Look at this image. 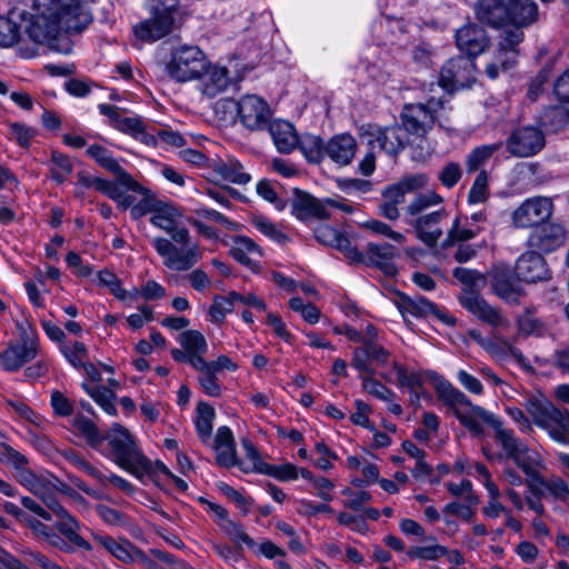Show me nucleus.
<instances>
[{"label": "nucleus", "mask_w": 569, "mask_h": 569, "mask_svg": "<svg viewBox=\"0 0 569 569\" xmlns=\"http://www.w3.org/2000/svg\"><path fill=\"white\" fill-rule=\"evenodd\" d=\"M439 400L448 407L458 421L473 436L485 435L482 423L495 430V438L502 447L506 457L526 475L528 493L523 497L525 505L538 516L545 515V506L541 502L546 479L541 471L546 469L541 455L528 447L519 439L513 430L506 428L503 422L492 412L472 403V401L452 383L442 379L436 386Z\"/></svg>", "instance_id": "1"}, {"label": "nucleus", "mask_w": 569, "mask_h": 569, "mask_svg": "<svg viewBox=\"0 0 569 569\" xmlns=\"http://www.w3.org/2000/svg\"><path fill=\"white\" fill-rule=\"evenodd\" d=\"M92 21L87 0H33L30 38L39 43L56 39L63 29L81 32Z\"/></svg>", "instance_id": "2"}, {"label": "nucleus", "mask_w": 569, "mask_h": 569, "mask_svg": "<svg viewBox=\"0 0 569 569\" xmlns=\"http://www.w3.org/2000/svg\"><path fill=\"white\" fill-rule=\"evenodd\" d=\"M526 412L518 407H507L506 412L518 425L522 433L532 432L537 426L556 442L569 445V410L557 407L542 392L527 396L522 403Z\"/></svg>", "instance_id": "3"}, {"label": "nucleus", "mask_w": 569, "mask_h": 569, "mask_svg": "<svg viewBox=\"0 0 569 569\" xmlns=\"http://www.w3.org/2000/svg\"><path fill=\"white\" fill-rule=\"evenodd\" d=\"M443 198L436 191H427L418 193L411 202L407 206L406 211L410 217H416L411 223L417 238L426 246L436 247L439 239L443 234L442 222H445L449 213L445 207L425 213L432 207L440 206Z\"/></svg>", "instance_id": "4"}, {"label": "nucleus", "mask_w": 569, "mask_h": 569, "mask_svg": "<svg viewBox=\"0 0 569 569\" xmlns=\"http://www.w3.org/2000/svg\"><path fill=\"white\" fill-rule=\"evenodd\" d=\"M103 441H107V446L101 452L121 469L137 478L150 471L151 461L142 453L129 430L120 423L112 425Z\"/></svg>", "instance_id": "5"}, {"label": "nucleus", "mask_w": 569, "mask_h": 569, "mask_svg": "<svg viewBox=\"0 0 569 569\" xmlns=\"http://www.w3.org/2000/svg\"><path fill=\"white\" fill-rule=\"evenodd\" d=\"M459 302L479 321L491 327L492 336L495 339L508 346L510 355L520 366L528 370L532 369L528 359L522 355V352L519 349L508 345L507 341L503 340L502 332L510 328L511 322L500 309L491 306L479 292L471 289H466L462 291L459 297Z\"/></svg>", "instance_id": "6"}, {"label": "nucleus", "mask_w": 569, "mask_h": 569, "mask_svg": "<svg viewBox=\"0 0 569 569\" xmlns=\"http://www.w3.org/2000/svg\"><path fill=\"white\" fill-rule=\"evenodd\" d=\"M151 243L162 258L163 266L172 271H188L202 259V250L191 239L184 243H177L172 239L156 237Z\"/></svg>", "instance_id": "7"}, {"label": "nucleus", "mask_w": 569, "mask_h": 569, "mask_svg": "<svg viewBox=\"0 0 569 569\" xmlns=\"http://www.w3.org/2000/svg\"><path fill=\"white\" fill-rule=\"evenodd\" d=\"M208 58L198 46H180L172 50L167 71L178 82L199 79L208 69Z\"/></svg>", "instance_id": "8"}, {"label": "nucleus", "mask_w": 569, "mask_h": 569, "mask_svg": "<svg viewBox=\"0 0 569 569\" xmlns=\"http://www.w3.org/2000/svg\"><path fill=\"white\" fill-rule=\"evenodd\" d=\"M445 99H430L427 103L405 104L400 118L401 124L408 134L419 138L426 137L435 127L437 109L445 108Z\"/></svg>", "instance_id": "9"}, {"label": "nucleus", "mask_w": 569, "mask_h": 569, "mask_svg": "<svg viewBox=\"0 0 569 569\" xmlns=\"http://www.w3.org/2000/svg\"><path fill=\"white\" fill-rule=\"evenodd\" d=\"M39 340L33 330L23 329L17 341L8 343L0 351V367L7 372H16L37 358Z\"/></svg>", "instance_id": "10"}, {"label": "nucleus", "mask_w": 569, "mask_h": 569, "mask_svg": "<svg viewBox=\"0 0 569 569\" xmlns=\"http://www.w3.org/2000/svg\"><path fill=\"white\" fill-rule=\"evenodd\" d=\"M332 209H340L345 212L352 211L351 207L347 203H342L330 198L319 200L316 197L302 191L296 192V198L292 200L291 204L292 214L302 221H308L311 219H329L331 217Z\"/></svg>", "instance_id": "11"}, {"label": "nucleus", "mask_w": 569, "mask_h": 569, "mask_svg": "<svg viewBox=\"0 0 569 569\" xmlns=\"http://www.w3.org/2000/svg\"><path fill=\"white\" fill-rule=\"evenodd\" d=\"M476 81V63L472 58L458 56L441 68L439 84L447 91L470 88Z\"/></svg>", "instance_id": "12"}, {"label": "nucleus", "mask_w": 569, "mask_h": 569, "mask_svg": "<svg viewBox=\"0 0 569 569\" xmlns=\"http://www.w3.org/2000/svg\"><path fill=\"white\" fill-rule=\"evenodd\" d=\"M489 281L492 292L509 305H519L525 296L520 278L510 266L495 264L489 272Z\"/></svg>", "instance_id": "13"}, {"label": "nucleus", "mask_w": 569, "mask_h": 569, "mask_svg": "<svg viewBox=\"0 0 569 569\" xmlns=\"http://www.w3.org/2000/svg\"><path fill=\"white\" fill-rule=\"evenodd\" d=\"M271 117V109L262 98L247 94L238 100V118L247 130H264Z\"/></svg>", "instance_id": "14"}, {"label": "nucleus", "mask_w": 569, "mask_h": 569, "mask_svg": "<svg viewBox=\"0 0 569 569\" xmlns=\"http://www.w3.org/2000/svg\"><path fill=\"white\" fill-rule=\"evenodd\" d=\"M546 144L543 132L532 126H525L513 130L506 140V149L518 158L537 154Z\"/></svg>", "instance_id": "15"}, {"label": "nucleus", "mask_w": 569, "mask_h": 569, "mask_svg": "<svg viewBox=\"0 0 569 569\" xmlns=\"http://www.w3.org/2000/svg\"><path fill=\"white\" fill-rule=\"evenodd\" d=\"M567 230L562 224L547 222L536 226L527 239V246L539 253H550L566 243Z\"/></svg>", "instance_id": "16"}, {"label": "nucleus", "mask_w": 569, "mask_h": 569, "mask_svg": "<svg viewBox=\"0 0 569 569\" xmlns=\"http://www.w3.org/2000/svg\"><path fill=\"white\" fill-rule=\"evenodd\" d=\"M552 201L546 197L525 200L512 213V222L517 228H535L543 223L552 214Z\"/></svg>", "instance_id": "17"}, {"label": "nucleus", "mask_w": 569, "mask_h": 569, "mask_svg": "<svg viewBox=\"0 0 569 569\" xmlns=\"http://www.w3.org/2000/svg\"><path fill=\"white\" fill-rule=\"evenodd\" d=\"M390 357L391 352L379 343V340L366 339L363 345L353 349L351 366L359 373L375 375L372 363L385 366Z\"/></svg>", "instance_id": "18"}, {"label": "nucleus", "mask_w": 569, "mask_h": 569, "mask_svg": "<svg viewBox=\"0 0 569 569\" xmlns=\"http://www.w3.org/2000/svg\"><path fill=\"white\" fill-rule=\"evenodd\" d=\"M402 124H392L389 127H375L367 131L369 137L368 146L378 148L391 157H397L406 147L408 139Z\"/></svg>", "instance_id": "19"}, {"label": "nucleus", "mask_w": 569, "mask_h": 569, "mask_svg": "<svg viewBox=\"0 0 569 569\" xmlns=\"http://www.w3.org/2000/svg\"><path fill=\"white\" fill-rule=\"evenodd\" d=\"M455 39L458 49L472 59L482 53L490 42L488 32L477 22H467L457 29Z\"/></svg>", "instance_id": "20"}, {"label": "nucleus", "mask_w": 569, "mask_h": 569, "mask_svg": "<svg viewBox=\"0 0 569 569\" xmlns=\"http://www.w3.org/2000/svg\"><path fill=\"white\" fill-rule=\"evenodd\" d=\"M87 154L112 173L116 182L121 184L124 190H140L139 182L120 166L110 150L100 144H92L87 149Z\"/></svg>", "instance_id": "21"}, {"label": "nucleus", "mask_w": 569, "mask_h": 569, "mask_svg": "<svg viewBox=\"0 0 569 569\" xmlns=\"http://www.w3.org/2000/svg\"><path fill=\"white\" fill-rule=\"evenodd\" d=\"M487 221L485 211H478L470 217L457 216L450 229L447 232L445 246L449 247L457 242H465L473 239L483 230V223Z\"/></svg>", "instance_id": "22"}, {"label": "nucleus", "mask_w": 569, "mask_h": 569, "mask_svg": "<svg viewBox=\"0 0 569 569\" xmlns=\"http://www.w3.org/2000/svg\"><path fill=\"white\" fill-rule=\"evenodd\" d=\"M77 183L84 188H94L100 193L113 200L122 210L129 209L136 198L127 194L121 184L103 178L91 177L86 171L77 173Z\"/></svg>", "instance_id": "23"}, {"label": "nucleus", "mask_w": 569, "mask_h": 569, "mask_svg": "<svg viewBox=\"0 0 569 569\" xmlns=\"http://www.w3.org/2000/svg\"><path fill=\"white\" fill-rule=\"evenodd\" d=\"M180 217L178 210L170 203L161 202L150 222L159 229L166 231L177 243H184L190 240V232L186 227L178 223Z\"/></svg>", "instance_id": "24"}, {"label": "nucleus", "mask_w": 569, "mask_h": 569, "mask_svg": "<svg viewBox=\"0 0 569 569\" xmlns=\"http://www.w3.org/2000/svg\"><path fill=\"white\" fill-rule=\"evenodd\" d=\"M16 479L21 486L38 497L47 508L58 500L54 495V482L49 477L39 476L26 466L16 472Z\"/></svg>", "instance_id": "25"}, {"label": "nucleus", "mask_w": 569, "mask_h": 569, "mask_svg": "<svg viewBox=\"0 0 569 569\" xmlns=\"http://www.w3.org/2000/svg\"><path fill=\"white\" fill-rule=\"evenodd\" d=\"M174 22L173 16L154 9L151 18L134 26L133 32L138 39L143 41H157L173 30Z\"/></svg>", "instance_id": "26"}, {"label": "nucleus", "mask_w": 569, "mask_h": 569, "mask_svg": "<svg viewBox=\"0 0 569 569\" xmlns=\"http://www.w3.org/2000/svg\"><path fill=\"white\" fill-rule=\"evenodd\" d=\"M472 9L478 22L496 30L507 27L508 16L505 0H476Z\"/></svg>", "instance_id": "27"}, {"label": "nucleus", "mask_w": 569, "mask_h": 569, "mask_svg": "<svg viewBox=\"0 0 569 569\" xmlns=\"http://www.w3.org/2000/svg\"><path fill=\"white\" fill-rule=\"evenodd\" d=\"M516 272L525 282L546 281L550 278V270L542 253L535 250L522 253L516 263Z\"/></svg>", "instance_id": "28"}, {"label": "nucleus", "mask_w": 569, "mask_h": 569, "mask_svg": "<svg viewBox=\"0 0 569 569\" xmlns=\"http://www.w3.org/2000/svg\"><path fill=\"white\" fill-rule=\"evenodd\" d=\"M48 510H50L52 515L58 517L59 520L56 523V528L62 536H64L68 539L70 543L87 551L92 550V546L79 535V522L74 519V517H72L68 512V510L58 500L54 503H52V506H50Z\"/></svg>", "instance_id": "29"}, {"label": "nucleus", "mask_w": 569, "mask_h": 569, "mask_svg": "<svg viewBox=\"0 0 569 569\" xmlns=\"http://www.w3.org/2000/svg\"><path fill=\"white\" fill-rule=\"evenodd\" d=\"M507 16V26L522 30L538 21L539 8L533 0H509Z\"/></svg>", "instance_id": "30"}, {"label": "nucleus", "mask_w": 569, "mask_h": 569, "mask_svg": "<svg viewBox=\"0 0 569 569\" xmlns=\"http://www.w3.org/2000/svg\"><path fill=\"white\" fill-rule=\"evenodd\" d=\"M266 129L280 153L287 154L297 148L298 134L290 122L281 119H270Z\"/></svg>", "instance_id": "31"}, {"label": "nucleus", "mask_w": 569, "mask_h": 569, "mask_svg": "<svg viewBox=\"0 0 569 569\" xmlns=\"http://www.w3.org/2000/svg\"><path fill=\"white\" fill-rule=\"evenodd\" d=\"M357 152V142L351 134H337L326 143V156L339 166L349 164Z\"/></svg>", "instance_id": "32"}, {"label": "nucleus", "mask_w": 569, "mask_h": 569, "mask_svg": "<svg viewBox=\"0 0 569 569\" xmlns=\"http://www.w3.org/2000/svg\"><path fill=\"white\" fill-rule=\"evenodd\" d=\"M199 79V90L207 98L218 96L229 86V72L227 68L212 66L209 61L208 69H206Z\"/></svg>", "instance_id": "33"}, {"label": "nucleus", "mask_w": 569, "mask_h": 569, "mask_svg": "<svg viewBox=\"0 0 569 569\" xmlns=\"http://www.w3.org/2000/svg\"><path fill=\"white\" fill-rule=\"evenodd\" d=\"M232 242L230 248L231 257L250 270L258 271L259 263L251 256L261 257L260 247L246 236H236Z\"/></svg>", "instance_id": "34"}, {"label": "nucleus", "mask_w": 569, "mask_h": 569, "mask_svg": "<svg viewBox=\"0 0 569 569\" xmlns=\"http://www.w3.org/2000/svg\"><path fill=\"white\" fill-rule=\"evenodd\" d=\"M179 343L191 357V366H198L207 360L208 343L204 336L198 330H184L179 335Z\"/></svg>", "instance_id": "35"}, {"label": "nucleus", "mask_w": 569, "mask_h": 569, "mask_svg": "<svg viewBox=\"0 0 569 569\" xmlns=\"http://www.w3.org/2000/svg\"><path fill=\"white\" fill-rule=\"evenodd\" d=\"M213 172L224 181L236 184H247L251 180L250 173L234 158L219 159L212 164Z\"/></svg>", "instance_id": "36"}, {"label": "nucleus", "mask_w": 569, "mask_h": 569, "mask_svg": "<svg viewBox=\"0 0 569 569\" xmlns=\"http://www.w3.org/2000/svg\"><path fill=\"white\" fill-rule=\"evenodd\" d=\"M94 541L106 549L110 555H112L118 560L128 563L133 561V556H143L141 551H139L131 542L128 540H116L107 535H93Z\"/></svg>", "instance_id": "37"}, {"label": "nucleus", "mask_w": 569, "mask_h": 569, "mask_svg": "<svg viewBox=\"0 0 569 569\" xmlns=\"http://www.w3.org/2000/svg\"><path fill=\"white\" fill-rule=\"evenodd\" d=\"M116 130L129 134L132 138L141 141L142 143L154 147L157 144V138L154 134L147 131V126L143 119L139 116L124 117L121 116L117 119Z\"/></svg>", "instance_id": "38"}, {"label": "nucleus", "mask_w": 569, "mask_h": 569, "mask_svg": "<svg viewBox=\"0 0 569 569\" xmlns=\"http://www.w3.org/2000/svg\"><path fill=\"white\" fill-rule=\"evenodd\" d=\"M517 58L511 57V54L508 52L501 51L495 47L493 51L490 53L489 60L485 66V73L489 79L495 80L500 76V73L511 69L517 63Z\"/></svg>", "instance_id": "39"}, {"label": "nucleus", "mask_w": 569, "mask_h": 569, "mask_svg": "<svg viewBox=\"0 0 569 569\" xmlns=\"http://www.w3.org/2000/svg\"><path fill=\"white\" fill-rule=\"evenodd\" d=\"M214 409L208 402L200 401L197 405L196 430L202 442H208L213 428Z\"/></svg>", "instance_id": "40"}, {"label": "nucleus", "mask_w": 569, "mask_h": 569, "mask_svg": "<svg viewBox=\"0 0 569 569\" xmlns=\"http://www.w3.org/2000/svg\"><path fill=\"white\" fill-rule=\"evenodd\" d=\"M297 147L305 158L312 163H319L326 156V143L318 136L303 134L301 138L298 137Z\"/></svg>", "instance_id": "41"}, {"label": "nucleus", "mask_w": 569, "mask_h": 569, "mask_svg": "<svg viewBox=\"0 0 569 569\" xmlns=\"http://www.w3.org/2000/svg\"><path fill=\"white\" fill-rule=\"evenodd\" d=\"M425 541L430 543L410 547L407 551V556L410 559L436 561L448 553V548L437 543L436 538L428 537L425 538Z\"/></svg>", "instance_id": "42"}, {"label": "nucleus", "mask_w": 569, "mask_h": 569, "mask_svg": "<svg viewBox=\"0 0 569 569\" xmlns=\"http://www.w3.org/2000/svg\"><path fill=\"white\" fill-rule=\"evenodd\" d=\"M525 40V32L519 28H506L497 37L496 47L501 51H506L511 57L519 58L520 44Z\"/></svg>", "instance_id": "43"}, {"label": "nucleus", "mask_w": 569, "mask_h": 569, "mask_svg": "<svg viewBox=\"0 0 569 569\" xmlns=\"http://www.w3.org/2000/svg\"><path fill=\"white\" fill-rule=\"evenodd\" d=\"M83 390L101 407V409L109 416H117V408L114 405L116 393L103 386H90L86 382L82 385Z\"/></svg>", "instance_id": "44"}, {"label": "nucleus", "mask_w": 569, "mask_h": 569, "mask_svg": "<svg viewBox=\"0 0 569 569\" xmlns=\"http://www.w3.org/2000/svg\"><path fill=\"white\" fill-rule=\"evenodd\" d=\"M139 187L140 190H131L132 192H136L143 197L139 202L134 204L133 201L132 204L129 207L130 216L134 220L140 219L148 213L154 214V212L158 210L159 206L162 202L160 200H157L154 198V194L148 188L141 186L140 183Z\"/></svg>", "instance_id": "45"}, {"label": "nucleus", "mask_w": 569, "mask_h": 569, "mask_svg": "<svg viewBox=\"0 0 569 569\" xmlns=\"http://www.w3.org/2000/svg\"><path fill=\"white\" fill-rule=\"evenodd\" d=\"M193 368L198 371V383L202 391L209 397H220L222 389L217 377L218 373L207 365V361Z\"/></svg>", "instance_id": "46"}, {"label": "nucleus", "mask_w": 569, "mask_h": 569, "mask_svg": "<svg viewBox=\"0 0 569 569\" xmlns=\"http://www.w3.org/2000/svg\"><path fill=\"white\" fill-rule=\"evenodd\" d=\"M501 143H492V144H483L475 148L471 152H469L466 157V167L469 173L477 171L481 166H483L492 154L499 150Z\"/></svg>", "instance_id": "47"}, {"label": "nucleus", "mask_w": 569, "mask_h": 569, "mask_svg": "<svg viewBox=\"0 0 569 569\" xmlns=\"http://www.w3.org/2000/svg\"><path fill=\"white\" fill-rule=\"evenodd\" d=\"M73 427L86 438L87 442L98 448L103 443V437L100 435L97 426L89 418L78 415L73 418Z\"/></svg>", "instance_id": "48"}, {"label": "nucleus", "mask_w": 569, "mask_h": 569, "mask_svg": "<svg viewBox=\"0 0 569 569\" xmlns=\"http://www.w3.org/2000/svg\"><path fill=\"white\" fill-rule=\"evenodd\" d=\"M51 163L52 167L50 169V178L58 184H62L73 170L72 162L68 156L58 151H52Z\"/></svg>", "instance_id": "49"}, {"label": "nucleus", "mask_w": 569, "mask_h": 569, "mask_svg": "<svg viewBox=\"0 0 569 569\" xmlns=\"http://www.w3.org/2000/svg\"><path fill=\"white\" fill-rule=\"evenodd\" d=\"M373 376L375 375L359 373V378L362 381V389L382 401L391 402L396 398L395 392L380 381L373 379Z\"/></svg>", "instance_id": "50"}, {"label": "nucleus", "mask_w": 569, "mask_h": 569, "mask_svg": "<svg viewBox=\"0 0 569 569\" xmlns=\"http://www.w3.org/2000/svg\"><path fill=\"white\" fill-rule=\"evenodd\" d=\"M489 198V176L486 170L479 171L468 193L470 204L483 203Z\"/></svg>", "instance_id": "51"}, {"label": "nucleus", "mask_w": 569, "mask_h": 569, "mask_svg": "<svg viewBox=\"0 0 569 569\" xmlns=\"http://www.w3.org/2000/svg\"><path fill=\"white\" fill-rule=\"evenodd\" d=\"M98 284L107 287L110 292L119 300L130 299V292L122 288L120 279L116 273L108 269L98 272Z\"/></svg>", "instance_id": "52"}, {"label": "nucleus", "mask_w": 569, "mask_h": 569, "mask_svg": "<svg viewBox=\"0 0 569 569\" xmlns=\"http://www.w3.org/2000/svg\"><path fill=\"white\" fill-rule=\"evenodd\" d=\"M405 311L419 317L436 315L437 306L427 298L419 296L416 298L406 297L402 300Z\"/></svg>", "instance_id": "53"}, {"label": "nucleus", "mask_w": 569, "mask_h": 569, "mask_svg": "<svg viewBox=\"0 0 569 569\" xmlns=\"http://www.w3.org/2000/svg\"><path fill=\"white\" fill-rule=\"evenodd\" d=\"M60 351L74 368H80L88 360V350L84 343L79 341L61 345Z\"/></svg>", "instance_id": "54"}, {"label": "nucleus", "mask_w": 569, "mask_h": 569, "mask_svg": "<svg viewBox=\"0 0 569 569\" xmlns=\"http://www.w3.org/2000/svg\"><path fill=\"white\" fill-rule=\"evenodd\" d=\"M488 491V502L482 508V512L488 518H498L500 515L508 513V509L500 502L501 492L497 485H490Z\"/></svg>", "instance_id": "55"}, {"label": "nucleus", "mask_w": 569, "mask_h": 569, "mask_svg": "<svg viewBox=\"0 0 569 569\" xmlns=\"http://www.w3.org/2000/svg\"><path fill=\"white\" fill-rule=\"evenodd\" d=\"M233 300L230 297V292L228 296H216L213 298L212 305L209 308V315L211 320L216 323L223 322L226 315L233 310Z\"/></svg>", "instance_id": "56"}, {"label": "nucleus", "mask_w": 569, "mask_h": 569, "mask_svg": "<svg viewBox=\"0 0 569 569\" xmlns=\"http://www.w3.org/2000/svg\"><path fill=\"white\" fill-rule=\"evenodd\" d=\"M220 529L234 542V543H244L249 548H253L256 542L251 539L243 529V526L233 520H228L223 523Z\"/></svg>", "instance_id": "57"}, {"label": "nucleus", "mask_w": 569, "mask_h": 569, "mask_svg": "<svg viewBox=\"0 0 569 569\" xmlns=\"http://www.w3.org/2000/svg\"><path fill=\"white\" fill-rule=\"evenodd\" d=\"M20 39V26L14 21L0 17V46L11 47Z\"/></svg>", "instance_id": "58"}, {"label": "nucleus", "mask_w": 569, "mask_h": 569, "mask_svg": "<svg viewBox=\"0 0 569 569\" xmlns=\"http://www.w3.org/2000/svg\"><path fill=\"white\" fill-rule=\"evenodd\" d=\"M9 132L11 139L14 140L22 148H29L32 139L37 134V130L34 128L20 122L10 123Z\"/></svg>", "instance_id": "59"}, {"label": "nucleus", "mask_w": 569, "mask_h": 569, "mask_svg": "<svg viewBox=\"0 0 569 569\" xmlns=\"http://www.w3.org/2000/svg\"><path fill=\"white\" fill-rule=\"evenodd\" d=\"M362 226L368 231L378 236L387 237L398 243H402L406 240V237L401 232L392 230V228L383 221L370 219L366 221Z\"/></svg>", "instance_id": "60"}, {"label": "nucleus", "mask_w": 569, "mask_h": 569, "mask_svg": "<svg viewBox=\"0 0 569 569\" xmlns=\"http://www.w3.org/2000/svg\"><path fill=\"white\" fill-rule=\"evenodd\" d=\"M462 177V168L458 162H447L438 172V180L447 189H452Z\"/></svg>", "instance_id": "61"}, {"label": "nucleus", "mask_w": 569, "mask_h": 569, "mask_svg": "<svg viewBox=\"0 0 569 569\" xmlns=\"http://www.w3.org/2000/svg\"><path fill=\"white\" fill-rule=\"evenodd\" d=\"M262 475L273 477L279 481L296 480L299 476V470L292 463H284L281 466L268 465L262 469Z\"/></svg>", "instance_id": "62"}, {"label": "nucleus", "mask_w": 569, "mask_h": 569, "mask_svg": "<svg viewBox=\"0 0 569 569\" xmlns=\"http://www.w3.org/2000/svg\"><path fill=\"white\" fill-rule=\"evenodd\" d=\"M142 297L144 300H159L166 297V289L154 280L147 281L140 289L130 292V299Z\"/></svg>", "instance_id": "63"}, {"label": "nucleus", "mask_w": 569, "mask_h": 569, "mask_svg": "<svg viewBox=\"0 0 569 569\" xmlns=\"http://www.w3.org/2000/svg\"><path fill=\"white\" fill-rule=\"evenodd\" d=\"M447 490L455 497L463 498L469 505H477L478 497L473 492L472 483L468 479H462L459 483L448 482Z\"/></svg>", "instance_id": "64"}]
</instances>
